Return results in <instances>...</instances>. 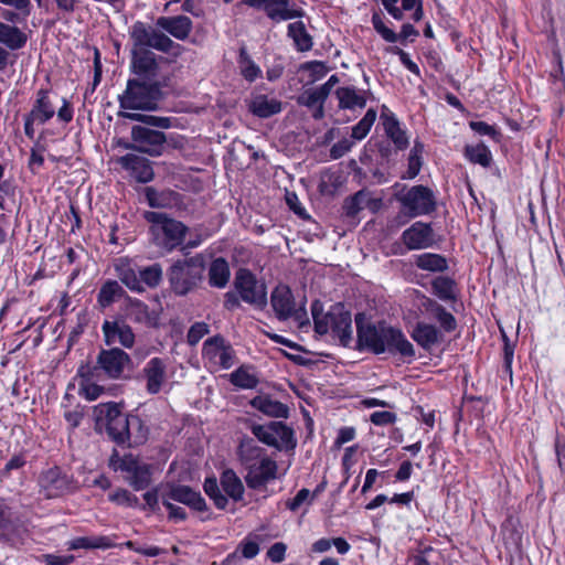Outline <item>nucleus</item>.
<instances>
[{
    "label": "nucleus",
    "instance_id": "nucleus-1",
    "mask_svg": "<svg viewBox=\"0 0 565 565\" xmlns=\"http://www.w3.org/2000/svg\"><path fill=\"white\" fill-rule=\"evenodd\" d=\"M238 456L247 473L245 481L252 489H258L277 477V462L266 455L253 439L242 440Z\"/></svg>",
    "mask_w": 565,
    "mask_h": 565
},
{
    "label": "nucleus",
    "instance_id": "nucleus-2",
    "mask_svg": "<svg viewBox=\"0 0 565 565\" xmlns=\"http://www.w3.org/2000/svg\"><path fill=\"white\" fill-rule=\"evenodd\" d=\"M311 313L315 331L320 335L331 331L343 347H349L353 341L351 313L343 303H335L329 311L323 312L321 302L316 300L311 306Z\"/></svg>",
    "mask_w": 565,
    "mask_h": 565
},
{
    "label": "nucleus",
    "instance_id": "nucleus-3",
    "mask_svg": "<svg viewBox=\"0 0 565 565\" xmlns=\"http://www.w3.org/2000/svg\"><path fill=\"white\" fill-rule=\"evenodd\" d=\"M145 216L151 223L150 233L156 246L172 252L183 244L189 231L184 223L161 212H147Z\"/></svg>",
    "mask_w": 565,
    "mask_h": 565
},
{
    "label": "nucleus",
    "instance_id": "nucleus-4",
    "mask_svg": "<svg viewBox=\"0 0 565 565\" xmlns=\"http://www.w3.org/2000/svg\"><path fill=\"white\" fill-rule=\"evenodd\" d=\"M205 258L202 254L177 260L168 271L171 288L177 295L184 296L194 289L202 279Z\"/></svg>",
    "mask_w": 565,
    "mask_h": 565
},
{
    "label": "nucleus",
    "instance_id": "nucleus-5",
    "mask_svg": "<svg viewBox=\"0 0 565 565\" xmlns=\"http://www.w3.org/2000/svg\"><path fill=\"white\" fill-rule=\"evenodd\" d=\"M160 82H147L131 78L127 82L125 92L119 96L121 109L154 110L160 96Z\"/></svg>",
    "mask_w": 565,
    "mask_h": 565
},
{
    "label": "nucleus",
    "instance_id": "nucleus-6",
    "mask_svg": "<svg viewBox=\"0 0 565 565\" xmlns=\"http://www.w3.org/2000/svg\"><path fill=\"white\" fill-rule=\"evenodd\" d=\"M95 413L98 420H106L107 433L114 441L129 445L132 435L130 426H139L138 416L121 414L116 403L99 404L95 407Z\"/></svg>",
    "mask_w": 565,
    "mask_h": 565
},
{
    "label": "nucleus",
    "instance_id": "nucleus-7",
    "mask_svg": "<svg viewBox=\"0 0 565 565\" xmlns=\"http://www.w3.org/2000/svg\"><path fill=\"white\" fill-rule=\"evenodd\" d=\"M109 466L116 471L126 472L125 480L136 490L140 491L151 483V466L140 462L132 455L120 457L117 452L109 459Z\"/></svg>",
    "mask_w": 565,
    "mask_h": 565
},
{
    "label": "nucleus",
    "instance_id": "nucleus-8",
    "mask_svg": "<svg viewBox=\"0 0 565 565\" xmlns=\"http://www.w3.org/2000/svg\"><path fill=\"white\" fill-rule=\"evenodd\" d=\"M130 38L132 41L131 51H157L169 53L174 46V42L161 31L142 22H136L131 26Z\"/></svg>",
    "mask_w": 565,
    "mask_h": 565
},
{
    "label": "nucleus",
    "instance_id": "nucleus-9",
    "mask_svg": "<svg viewBox=\"0 0 565 565\" xmlns=\"http://www.w3.org/2000/svg\"><path fill=\"white\" fill-rule=\"evenodd\" d=\"M234 286L243 301L257 309H264L267 305V290L263 281L247 269H239L236 273Z\"/></svg>",
    "mask_w": 565,
    "mask_h": 565
},
{
    "label": "nucleus",
    "instance_id": "nucleus-10",
    "mask_svg": "<svg viewBox=\"0 0 565 565\" xmlns=\"http://www.w3.org/2000/svg\"><path fill=\"white\" fill-rule=\"evenodd\" d=\"M252 433L259 441L279 450L296 447L292 429L281 422H271L267 425H253Z\"/></svg>",
    "mask_w": 565,
    "mask_h": 565
},
{
    "label": "nucleus",
    "instance_id": "nucleus-11",
    "mask_svg": "<svg viewBox=\"0 0 565 565\" xmlns=\"http://www.w3.org/2000/svg\"><path fill=\"white\" fill-rule=\"evenodd\" d=\"M38 484L40 493L46 499L65 495L75 489L72 478L58 467L43 470L38 478Z\"/></svg>",
    "mask_w": 565,
    "mask_h": 565
},
{
    "label": "nucleus",
    "instance_id": "nucleus-12",
    "mask_svg": "<svg viewBox=\"0 0 565 565\" xmlns=\"http://www.w3.org/2000/svg\"><path fill=\"white\" fill-rule=\"evenodd\" d=\"M270 305L276 318L280 321L289 318L300 321L306 316L303 306L297 308L294 295L286 285H279L271 291Z\"/></svg>",
    "mask_w": 565,
    "mask_h": 565
},
{
    "label": "nucleus",
    "instance_id": "nucleus-13",
    "mask_svg": "<svg viewBox=\"0 0 565 565\" xmlns=\"http://www.w3.org/2000/svg\"><path fill=\"white\" fill-rule=\"evenodd\" d=\"M132 145L128 149L137 150L149 156H160L167 141L162 131L153 130L143 126H134L131 128Z\"/></svg>",
    "mask_w": 565,
    "mask_h": 565
},
{
    "label": "nucleus",
    "instance_id": "nucleus-14",
    "mask_svg": "<svg viewBox=\"0 0 565 565\" xmlns=\"http://www.w3.org/2000/svg\"><path fill=\"white\" fill-rule=\"evenodd\" d=\"M398 201L411 217L428 214L436 206L433 191L424 185L411 188L404 195L398 196Z\"/></svg>",
    "mask_w": 565,
    "mask_h": 565
},
{
    "label": "nucleus",
    "instance_id": "nucleus-15",
    "mask_svg": "<svg viewBox=\"0 0 565 565\" xmlns=\"http://www.w3.org/2000/svg\"><path fill=\"white\" fill-rule=\"evenodd\" d=\"M131 363L128 353L118 348L102 350L97 356L94 371L102 370L109 379H120Z\"/></svg>",
    "mask_w": 565,
    "mask_h": 565
},
{
    "label": "nucleus",
    "instance_id": "nucleus-16",
    "mask_svg": "<svg viewBox=\"0 0 565 565\" xmlns=\"http://www.w3.org/2000/svg\"><path fill=\"white\" fill-rule=\"evenodd\" d=\"M381 344L383 353H398L405 358H413L415 355L414 347L405 338L404 333L399 329L393 328L384 322H381L380 345Z\"/></svg>",
    "mask_w": 565,
    "mask_h": 565
},
{
    "label": "nucleus",
    "instance_id": "nucleus-17",
    "mask_svg": "<svg viewBox=\"0 0 565 565\" xmlns=\"http://www.w3.org/2000/svg\"><path fill=\"white\" fill-rule=\"evenodd\" d=\"M355 324L358 331V349L367 350L374 354L383 353L382 344L380 345L381 322L366 323L365 315L358 313L355 316Z\"/></svg>",
    "mask_w": 565,
    "mask_h": 565
},
{
    "label": "nucleus",
    "instance_id": "nucleus-18",
    "mask_svg": "<svg viewBox=\"0 0 565 565\" xmlns=\"http://www.w3.org/2000/svg\"><path fill=\"white\" fill-rule=\"evenodd\" d=\"M202 353L211 364L222 369H230L234 364V351L221 335L207 339L203 344Z\"/></svg>",
    "mask_w": 565,
    "mask_h": 565
},
{
    "label": "nucleus",
    "instance_id": "nucleus-19",
    "mask_svg": "<svg viewBox=\"0 0 565 565\" xmlns=\"http://www.w3.org/2000/svg\"><path fill=\"white\" fill-rule=\"evenodd\" d=\"M248 7L264 9L267 17L275 21H286L303 15L302 10L290 7L289 0H244Z\"/></svg>",
    "mask_w": 565,
    "mask_h": 565
},
{
    "label": "nucleus",
    "instance_id": "nucleus-20",
    "mask_svg": "<svg viewBox=\"0 0 565 565\" xmlns=\"http://www.w3.org/2000/svg\"><path fill=\"white\" fill-rule=\"evenodd\" d=\"M131 71L141 81H159V63L152 51H131Z\"/></svg>",
    "mask_w": 565,
    "mask_h": 565
},
{
    "label": "nucleus",
    "instance_id": "nucleus-21",
    "mask_svg": "<svg viewBox=\"0 0 565 565\" xmlns=\"http://www.w3.org/2000/svg\"><path fill=\"white\" fill-rule=\"evenodd\" d=\"M102 330L107 345L119 343L124 348L130 349L135 344L132 329L124 321L106 320L103 323Z\"/></svg>",
    "mask_w": 565,
    "mask_h": 565
},
{
    "label": "nucleus",
    "instance_id": "nucleus-22",
    "mask_svg": "<svg viewBox=\"0 0 565 565\" xmlns=\"http://www.w3.org/2000/svg\"><path fill=\"white\" fill-rule=\"evenodd\" d=\"M142 375L146 391L151 395L158 394L167 381V363L160 358H152L142 369Z\"/></svg>",
    "mask_w": 565,
    "mask_h": 565
},
{
    "label": "nucleus",
    "instance_id": "nucleus-23",
    "mask_svg": "<svg viewBox=\"0 0 565 565\" xmlns=\"http://www.w3.org/2000/svg\"><path fill=\"white\" fill-rule=\"evenodd\" d=\"M402 239L408 249L427 248L434 242L433 228L427 223L415 222L403 232Z\"/></svg>",
    "mask_w": 565,
    "mask_h": 565
},
{
    "label": "nucleus",
    "instance_id": "nucleus-24",
    "mask_svg": "<svg viewBox=\"0 0 565 565\" xmlns=\"http://www.w3.org/2000/svg\"><path fill=\"white\" fill-rule=\"evenodd\" d=\"M161 497L183 503L196 511H203L205 509V501L200 492L194 491L188 486H171Z\"/></svg>",
    "mask_w": 565,
    "mask_h": 565
},
{
    "label": "nucleus",
    "instance_id": "nucleus-25",
    "mask_svg": "<svg viewBox=\"0 0 565 565\" xmlns=\"http://www.w3.org/2000/svg\"><path fill=\"white\" fill-rule=\"evenodd\" d=\"M115 271L119 280L131 291L142 292L145 287L139 281V267L128 258H119L115 263Z\"/></svg>",
    "mask_w": 565,
    "mask_h": 565
},
{
    "label": "nucleus",
    "instance_id": "nucleus-26",
    "mask_svg": "<svg viewBox=\"0 0 565 565\" xmlns=\"http://www.w3.org/2000/svg\"><path fill=\"white\" fill-rule=\"evenodd\" d=\"M372 24L374 30L390 43H395L398 40L405 41L409 38L418 36V31L409 23L403 24L401 33L396 34L393 30L387 28L380 13L375 12L372 15Z\"/></svg>",
    "mask_w": 565,
    "mask_h": 565
},
{
    "label": "nucleus",
    "instance_id": "nucleus-27",
    "mask_svg": "<svg viewBox=\"0 0 565 565\" xmlns=\"http://www.w3.org/2000/svg\"><path fill=\"white\" fill-rule=\"evenodd\" d=\"M157 24L178 40H185L192 30V21L186 15L161 17Z\"/></svg>",
    "mask_w": 565,
    "mask_h": 565
},
{
    "label": "nucleus",
    "instance_id": "nucleus-28",
    "mask_svg": "<svg viewBox=\"0 0 565 565\" xmlns=\"http://www.w3.org/2000/svg\"><path fill=\"white\" fill-rule=\"evenodd\" d=\"M120 162L122 167L134 171L139 182L147 183L153 179V170L147 159L128 153L120 158Z\"/></svg>",
    "mask_w": 565,
    "mask_h": 565
},
{
    "label": "nucleus",
    "instance_id": "nucleus-29",
    "mask_svg": "<svg viewBox=\"0 0 565 565\" xmlns=\"http://www.w3.org/2000/svg\"><path fill=\"white\" fill-rule=\"evenodd\" d=\"M249 110L259 118H268L281 111V102L267 95H257L248 105Z\"/></svg>",
    "mask_w": 565,
    "mask_h": 565
},
{
    "label": "nucleus",
    "instance_id": "nucleus-30",
    "mask_svg": "<svg viewBox=\"0 0 565 565\" xmlns=\"http://www.w3.org/2000/svg\"><path fill=\"white\" fill-rule=\"evenodd\" d=\"M366 92L356 89L353 86L340 87L335 90L339 106L343 109L363 108L366 105Z\"/></svg>",
    "mask_w": 565,
    "mask_h": 565
},
{
    "label": "nucleus",
    "instance_id": "nucleus-31",
    "mask_svg": "<svg viewBox=\"0 0 565 565\" xmlns=\"http://www.w3.org/2000/svg\"><path fill=\"white\" fill-rule=\"evenodd\" d=\"M254 408L267 416L276 418H286L288 416V407L279 401L273 399L267 395H259L250 401Z\"/></svg>",
    "mask_w": 565,
    "mask_h": 565
},
{
    "label": "nucleus",
    "instance_id": "nucleus-32",
    "mask_svg": "<svg viewBox=\"0 0 565 565\" xmlns=\"http://www.w3.org/2000/svg\"><path fill=\"white\" fill-rule=\"evenodd\" d=\"M55 114V108L49 98V93L44 89L38 92L36 100L29 113L31 119H35L36 124H44Z\"/></svg>",
    "mask_w": 565,
    "mask_h": 565
},
{
    "label": "nucleus",
    "instance_id": "nucleus-33",
    "mask_svg": "<svg viewBox=\"0 0 565 565\" xmlns=\"http://www.w3.org/2000/svg\"><path fill=\"white\" fill-rule=\"evenodd\" d=\"M231 277L228 263L225 258L218 257L212 260L209 267V284L215 288H224Z\"/></svg>",
    "mask_w": 565,
    "mask_h": 565
},
{
    "label": "nucleus",
    "instance_id": "nucleus-34",
    "mask_svg": "<svg viewBox=\"0 0 565 565\" xmlns=\"http://www.w3.org/2000/svg\"><path fill=\"white\" fill-rule=\"evenodd\" d=\"M375 201L371 198V194L361 190L344 200L343 211L347 216L354 217L364 209L372 207Z\"/></svg>",
    "mask_w": 565,
    "mask_h": 565
},
{
    "label": "nucleus",
    "instance_id": "nucleus-35",
    "mask_svg": "<svg viewBox=\"0 0 565 565\" xmlns=\"http://www.w3.org/2000/svg\"><path fill=\"white\" fill-rule=\"evenodd\" d=\"M412 337L426 350H429L440 341V332L438 329L427 323H418L414 329Z\"/></svg>",
    "mask_w": 565,
    "mask_h": 565
},
{
    "label": "nucleus",
    "instance_id": "nucleus-36",
    "mask_svg": "<svg viewBox=\"0 0 565 565\" xmlns=\"http://www.w3.org/2000/svg\"><path fill=\"white\" fill-rule=\"evenodd\" d=\"M221 486L226 494L234 501H239L243 499V482L232 469L223 471L221 476Z\"/></svg>",
    "mask_w": 565,
    "mask_h": 565
},
{
    "label": "nucleus",
    "instance_id": "nucleus-37",
    "mask_svg": "<svg viewBox=\"0 0 565 565\" xmlns=\"http://www.w3.org/2000/svg\"><path fill=\"white\" fill-rule=\"evenodd\" d=\"M125 295V290L117 280H106L98 292L97 301L100 307H109L113 302Z\"/></svg>",
    "mask_w": 565,
    "mask_h": 565
},
{
    "label": "nucleus",
    "instance_id": "nucleus-38",
    "mask_svg": "<svg viewBox=\"0 0 565 565\" xmlns=\"http://www.w3.org/2000/svg\"><path fill=\"white\" fill-rule=\"evenodd\" d=\"M288 35L294 40L297 49L301 52L312 47V39L306 30L303 22L297 21L288 25Z\"/></svg>",
    "mask_w": 565,
    "mask_h": 565
},
{
    "label": "nucleus",
    "instance_id": "nucleus-39",
    "mask_svg": "<svg viewBox=\"0 0 565 565\" xmlns=\"http://www.w3.org/2000/svg\"><path fill=\"white\" fill-rule=\"evenodd\" d=\"M298 104L313 109L312 117L315 119H321L324 116L323 104L324 100L320 98V95L315 88L305 90L298 97Z\"/></svg>",
    "mask_w": 565,
    "mask_h": 565
},
{
    "label": "nucleus",
    "instance_id": "nucleus-40",
    "mask_svg": "<svg viewBox=\"0 0 565 565\" xmlns=\"http://www.w3.org/2000/svg\"><path fill=\"white\" fill-rule=\"evenodd\" d=\"M415 264L418 268L427 271H445L448 267L444 256L431 253L417 255Z\"/></svg>",
    "mask_w": 565,
    "mask_h": 565
},
{
    "label": "nucleus",
    "instance_id": "nucleus-41",
    "mask_svg": "<svg viewBox=\"0 0 565 565\" xmlns=\"http://www.w3.org/2000/svg\"><path fill=\"white\" fill-rule=\"evenodd\" d=\"M383 125L386 135L398 149H405L408 146V138L405 131L399 128V124L394 116H386Z\"/></svg>",
    "mask_w": 565,
    "mask_h": 565
},
{
    "label": "nucleus",
    "instance_id": "nucleus-42",
    "mask_svg": "<svg viewBox=\"0 0 565 565\" xmlns=\"http://www.w3.org/2000/svg\"><path fill=\"white\" fill-rule=\"evenodd\" d=\"M118 116L134 121H141L151 127L168 129L171 127V119L168 117H158L152 115H143L139 113H129L120 110Z\"/></svg>",
    "mask_w": 565,
    "mask_h": 565
},
{
    "label": "nucleus",
    "instance_id": "nucleus-43",
    "mask_svg": "<svg viewBox=\"0 0 565 565\" xmlns=\"http://www.w3.org/2000/svg\"><path fill=\"white\" fill-rule=\"evenodd\" d=\"M0 42L10 49H20L25 43V36L18 28L0 22Z\"/></svg>",
    "mask_w": 565,
    "mask_h": 565
},
{
    "label": "nucleus",
    "instance_id": "nucleus-44",
    "mask_svg": "<svg viewBox=\"0 0 565 565\" xmlns=\"http://www.w3.org/2000/svg\"><path fill=\"white\" fill-rule=\"evenodd\" d=\"M162 280V267L160 264H152L147 267H139V281L141 286L156 288Z\"/></svg>",
    "mask_w": 565,
    "mask_h": 565
},
{
    "label": "nucleus",
    "instance_id": "nucleus-45",
    "mask_svg": "<svg viewBox=\"0 0 565 565\" xmlns=\"http://www.w3.org/2000/svg\"><path fill=\"white\" fill-rule=\"evenodd\" d=\"M238 66L241 74L248 82H254L262 74L260 68L253 62L246 49L244 47L239 50Z\"/></svg>",
    "mask_w": 565,
    "mask_h": 565
},
{
    "label": "nucleus",
    "instance_id": "nucleus-46",
    "mask_svg": "<svg viewBox=\"0 0 565 565\" xmlns=\"http://www.w3.org/2000/svg\"><path fill=\"white\" fill-rule=\"evenodd\" d=\"M465 153L471 162L479 163L483 167L489 166L491 162V151L483 142L467 146Z\"/></svg>",
    "mask_w": 565,
    "mask_h": 565
},
{
    "label": "nucleus",
    "instance_id": "nucleus-47",
    "mask_svg": "<svg viewBox=\"0 0 565 565\" xmlns=\"http://www.w3.org/2000/svg\"><path fill=\"white\" fill-rule=\"evenodd\" d=\"M111 541L106 536L98 537H76L68 543V550L79 548H108L111 547Z\"/></svg>",
    "mask_w": 565,
    "mask_h": 565
},
{
    "label": "nucleus",
    "instance_id": "nucleus-48",
    "mask_svg": "<svg viewBox=\"0 0 565 565\" xmlns=\"http://www.w3.org/2000/svg\"><path fill=\"white\" fill-rule=\"evenodd\" d=\"M375 119L376 111L374 109H369L364 117L352 128V138L355 140H362L366 137Z\"/></svg>",
    "mask_w": 565,
    "mask_h": 565
},
{
    "label": "nucleus",
    "instance_id": "nucleus-49",
    "mask_svg": "<svg viewBox=\"0 0 565 565\" xmlns=\"http://www.w3.org/2000/svg\"><path fill=\"white\" fill-rule=\"evenodd\" d=\"M231 382L242 388H253L257 385L258 380L246 369L239 367L231 374Z\"/></svg>",
    "mask_w": 565,
    "mask_h": 565
},
{
    "label": "nucleus",
    "instance_id": "nucleus-50",
    "mask_svg": "<svg viewBox=\"0 0 565 565\" xmlns=\"http://www.w3.org/2000/svg\"><path fill=\"white\" fill-rule=\"evenodd\" d=\"M454 281L447 277H437L433 281V289L435 294L444 300H449L454 298Z\"/></svg>",
    "mask_w": 565,
    "mask_h": 565
},
{
    "label": "nucleus",
    "instance_id": "nucleus-51",
    "mask_svg": "<svg viewBox=\"0 0 565 565\" xmlns=\"http://www.w3.org/2000/svg\"><path fill=\"white\" fill-rule=\"evenodd\" d=\"M128 312L138 322H148L151 319L148 306L138 299H129Z\"/></svg>",
    "mask_w": 565,
    "mask_h": 565
},
{
    "label": "nucleus",
    "instance_id": "nucleus-52",
    "mask_svg": "<svg viewBox=\"0 0 565 565\" xmlns=\"http://www.w3.org/2000/svg\"><path fill=\"white\" fill-rule=\"evenodd\" d=\"M109 500L118 505L135 508L138 505L139 500L136 495L128 490L118 488L109 494Z\"/></svg>",
    "mask_w": 565,
    "mask_h": 565
},
{
    "label": "nucleus",
    "instance_id": "nucleus-53",
    "mask_svg": "<svg viewBox=\"0 0 565 565\" xmlns=\"http://www.w3.org/2000/svg\"><path fill=\"white\" fill-rule=\"evenodd\" d=\"M172 193L158 192L152 188L146 189V198L151 207H166Z\"/></svg>",
    "mask_w": 565,
    "mask_h": 565
},
{
    "label": "nucleus",
    "instance_id": "nucleus-54",
    "mask_svg": "<svg viewBox=\"0 0 565 565\" xmlns=\"http://www.w3.org/2000/svg\"><path fill=\"white\" fill-rule=\"evenodd\" d=\"M210 332L205 322H195L189 330L186 340L190 345H196L200 340Z\"/></svg>",
    "mask_w": 565,
    "mask_h": 565
},
{
    "label": "nucleus",
    "instance_id": "nucleus-55",
    "mask_svg": "<svg viewBox=\"0 0 565 565\" xmlns=\"http://www.w3.org/2000/svg\"><path fill=\"white\" fill-rule=\"evenodd\" d=\"M436 318L446 331L455 330V328H456L455 317L450 312L446 311L443 307H437Z\"/></svg>",
    "mask_w": 565,
    "mask_h": 565
},
{
    "label": "nucleus",
    "instance_id": "nucleus-56",
    "mask_svg": "<svg viewBox=\"0 0 565 565\" xmlns=\"http://www.w3.org/2000/svg\"><path fill=\"white\" fill-rule=\"evenodd\" d=\"M370 420L376 426H384L395 423L396 414L387 411L374 412L371 414Z\"/></svg>",
    "mask_w": 565,
    "mask_h": 565
},
{
    "label": "nucleus",
    "instance_id": "nucleus-57",
    "mask_svg": "<svg viewBox=\"0 0 565 565\" xmlns=\"http://www.w3.org/2000/svg\"><path fill=\"white\" fill-rule=\"evenodd\" d=\"M162 504L169 510V519L174 521H184L186 512L183 508L174 505L171 500L161 497Z\"/></svg>",
    "mask_w": 565,
    "mask_h": 565
},
{
    "label": "nucleus",
    "instance_id": "nucleus-58",
    "mask_svg": "<svg viewBox=\"0 0 565 565\" xmlns=\"http://www.w3.org/2000/svg\"><path fill=\"white\" fill-rule=\"evenodd\" d=\"M81 390L88 401L97 399L104 392L103 386L97 385V384L90 382L89 380H87L85 383L82 384Z\"/></svg>",
    "mask_w": 565,
    "mask_h": 565
},
{
    "label": "nucleus",
    "instance_id": "nucleus-59",
    "mask_svg": "<svg viewBox=\"0 0 565 565\" xmlns=\"http://www.w3.org/2000/svg\"><path fill=\"white\" fill-rule=\"evenodd\" d=\"M353 146V141L344 138L335 142L330 150V154L333 159H339L343 157L347 152L351 150Z\"/></svg>",
    "mask_w": 565,
    "mask_h": 565
},
{
    "label": "nucleus",
    "instance_id": "nucleus-60",
    "mask_svg": "<svg viewBox=\"0 0 565 565\" xmlns=\"http://www.w3.org/2000/svg\"><path fill=\"white\" fill-rule=\"evenodd\" d=\"M132 431L129 446L143 444L147 439L148 429L143 426L142 420L139 418V426H130Z\"/></svg>",
    "mask_w": 565,
    "mask_h": 565
},
{
    "label": "nucleus",
    "instance_id": "nucleus-61",
    "mask_svg": "<svg viewBox=\"0 0 565 565\" xmlns=\"http://www.w3.org/2000/svg\"><path fill=\"white\" fill-rule=\"evenodd\" d=\"M500 332L502 335V340L504 342L503 354H504L505 371L511 372V363H512V359H513L514 345L509 341L503 329L500 328Z\"/></svg>",
    "mask_w": 565,
    "mask_h": 565
},
{
    "label": "nucleus",
    "instance_id": "nucleus-62",
    "mask_svg": "<svg viewBox=\"0 0 565 565\" xmlns=\"http://www.w3.org/2000/svg\"><path fill=\"white\" fill-rule=\"evenodd\" d=\"M286 550L287 546L284 543L277 542L269 547L267 551V556L274 563L282 562L285 558Z\"/></svg>",
    "mask_w": 565,
    "mask_h": 565
},
{
    "label": "nucleus",
    "instance_id": "nucleus-63",
    "mask_svg": "<svg viewBox=\"0 0 565 565\" xmlns=\"http://www.w3.org/2000/svg\"><path fill=\"white\" fill-rule=\"evenodd\" d=\"M393 52L399 56L401 62L409 72L415 75H419V67L409 58V55L406 52L398 47H394Z\"/></svg>",
    "mask_w": 565,
    "mask_h": 565
},
{
    "label": "nucleus",
    "instance_id": "nucleus-64",
    "mask_svg": "<svg viewBox=\"0 0 565 565\" xmlns=\"http://www.w3.org/2000/svg\"><path fill=\"white\" fill-rule=\"evenodd\" d=\"M46 565H70L74 561L73 555H53L49 554L44 556Z\"/></svg>",
    "mask_w": 565,
    "mask_h": 565
}]
</instances>
